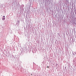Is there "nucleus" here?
I'll return each mask as SVG.
<instances>
[{
	"label": "nucleus",
	"mask_w": 76,
	"mask_h": 76,
	"mask_svg": "<svg viewBox=\"0 0 76 76\" xmlns=\"http://www.w3.org/2000/svg\"><path fill=\"white\" fill-rule=\"evenodd\" d=\"M3 20H4V19H5V16H3V18H2Z\"/></svg>",
	"instance_id": "nucleus-1"
},
{
	"label": "nucleus",
	"mask_w": 76,
	"mask_h": 76,
	"mask_svg": "<svg viewBox=\"0 0 76 76\" xmlns=\"http://www.w3.org/2000/svg\"><path fill=\"white\" fill-rule=\"evenodd\" d=\"M47 67L48 68H49V66H47Z\"/></svg>",
	"instance_id": "nucleus-2"
},
{
	"label": "nucleus",
	"mask_w": 76,
	"mask_h": 76,
	"mask_svg": "<svg viewBox=\"0 0 76 76\" xmlns=\"http://www.w3.org/2000/svg\"><path fill=\"white\" fill-rule=\"evenodd\" d=\"M32 74H31V75L32 76Z\"/></svg>",
	"instance_id": "nucleus-3"
}]
</instances>
